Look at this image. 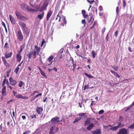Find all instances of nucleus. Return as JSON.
Instances as JSON below:
<instances>
[{"label": "nucleus", "mask_w": 134, "mask_h": 134, "mask_svg": "<svg viewBox=\"0 0 134 134\" xmlns=\"http://www.w3.org/2000/svg\"><path fill=\"white\" fill-rule=\"evenodd\" d=\"M62 18L64 22V24H66V20L65 17L64 16H63L62 17Z\"/></svg>", "instance_id": "nucleus-37"}, {"label": "nucleus", "mask_w": 134, "mask_h": 134, "mask_svg": "<svg viewBox=\"0 0 134 134\" xmlns=\"http://www.w3.org/2000/svg\"><path fill=\"white\" fill-rule=\"evenodd\" d=\"M7 87L8 88H9L10 90L11 91V90L13 89V87L9 85H8Z\"/></svg>", "instance_id": "nucleus-58"}, {"label": "nucleus", "mask_w": 134, "mask_h": 134, "mask_svg": "<svg viewBox=\"0 0 134 134\" xmlns=\"http://www.w3.org/2000/svg\"><path fill=\"white\" fill-rule=\"evenodd\" d=\"M9 80L10 85L12 86H15L17 83V81L13 79L12 77H10L9 79Z\"/></svg>", "instance_id": "nucleus-7"}, {"label": "nucleus", "mask_w": 134, "mask_h": 134, "mask_svg": "<svg viewBox=\"0 0 134 134\" xmlns=\"http://www.w3.org/2000/svg\"><path fill=\"white\" fill-rule=\"evenodd\" d=\"M19 99H28V97L27 96H22L21 94H20L19 96Z\"/></svg>", "instance_id": "nucleus-26"}, {"label": "nucleus", "mask_w": 134, "mask_h": 134, "mask_svg": "<svg viewBox=\"0 0 134 134\" xmlns=\"http://www.w3.org/2000/svg\"><path fill=\"white\" fill-rule=\"evenodd\" d=\"M58 129V128L55 127L54 126H52L50 129L49 134H55Z\"/></svg>", "instance_id": "nucleus-4"}, {"label": "nucleus", "mask_w": 134, "mask_h": 134, "mask_svg": "<svg viewBox=\"0 0 134 134\" xmlns=\"http://www.w3.org/2000/svg\"><path fill=\"white\" fill-rule=\"evenodd\" d=\"M132 104H133L132 103L131 105V106L130 107H128L125 110L126 112L128 110L130 109V108L132 107Z\"/></svg>", "instance_id": "nucleus-54"}, {"label": "nucleus", "mask_w": 134, "mask_h": 134, "mask_svg": "<svg viewBox=\"0 0 134 134\" xmlns=\"http://www.w3.org/2000/svg\"><path fill=\"white\" fill-rule=\"evenodd\" d=\"M3 63L6 66H7L9 65L8 63L6 61L4 62Z\"/></svg>", "instance_id": "nucleus-47"}, {"label": "nucleus", "mask_w": 134, "mask_h": 134, "mask_svg": "<svg viewBox=\"0 0 134 134\" xmlns=\"http://www.w3.org/2000/svg\"><path fill=\"white\" fill-rule=\"evenodd\" d=\"M59 119V118L58 117H54L52 119L51 121L49 122H51L52 125H54L55 124L56 120Z\"/></svg>", "instance_id": "nucleus-12"}, {"label": "nucleus", "mask_w": 134, "mask_h": 134, "mask_svg": "<svg viewBox=\"0 0 134 134\" xmlns=\"http://www.w3.org/2000/svg\"><path fill=\"white\" fill-rule=\"evenodd\" d=\"M94 120L93 118H88L85 121L84 124L85 126H87L91 124V123L92 121H93Z\"/></svg>", "instance_id": "nucleus-6"}, {"label": "nucleus", "mask_w": 134, "mask_h": 134, "mask_svg": "<svg viewBox=\"0 0 134 134\" xmlns=\"http://www.w3.org/2000/svg\"><path fill=\"white\" fill-rule=\"evenodd\" d=\"M44 12L43 11H40L39 14L38 15L37 18L40 19H42L44 17Z\"/></svg>", "instance_id": "nucleus-11"}, {"label": "nucleus", "mask_w": 134, "mask_h": 134, "mask_svg": "<svg viewBox=\"0 0 134 134\" xmlns=\"http://www.w3.org/2000/svg\"><path fill=\"white\" fill-rule=\"evenodd\" d=\"M52 13L51 10H49L47 13V20H48L50 16H51Z\"/></svg>", "instance_id": "nucleus-17"}, {"label": "nucleus", "mask_w": 134, "mask_h": 134, "mask_svg": "<svg viewBox=\"0 0 134 134\" xmlns=\"http://www.w3.org/2000/svg\"><path fill=\"white\" fill-rule=\"evenodd\" d=\"M48 5V3H47L46 2H44L42 6L41 10L40 11H43L47 9V7Z\"/></svg>", "instance_id": "nucleus-13"}, {"label": "nucleus", "mask_w": 134, "mask_h": 134, "mask_svg": "<svg viewBox=\"0 0 134 134\" xmlns=\"http://www.w3.org/2000/svg\"><path fill=\"white\" fill-rule=\"evenodd\" d=\"M33 55V58L34 59L36 58V56L35 54V52H34L33 51H32L30 52L27 55V56L28 58L30 59H31V56Z\"/></svg>", "instance_id": "nucleus-8"}, {"label": "nucleus", "mask_w": 134, "mask_h": 134, "mask_svg": "<svg viewBox=\"0 0 134 134\" xmlns=\"http://www.w3.org/2000/svg\"><path fill=\"white\" fill-rule=\"evenodd\" d=\"M2 25L3 26V27H4L5 30V32H6V33L7 34V28L6 27V25H5V24L3 22H2Z\"/></svg>", "instance_id": "nucleus-29"}, {"label": "nucleus", "mask_w": 134, "mask_h": 134, "mask_svg": "<svg viewBox=\"0 0 134 134\" xmlns=\"http://www.w3.org/2000/svg\"><path fill=\"white\" fill-rule=\"evenodd\" d=\"M71 63L72 64V65H76V62H74V61L72 62Z\"/></svg>", "instance_id": "nucleus-63"}, {"label": "nucleus", "mask_w": 134, "mask_h": 134, "mask_svg": "<svg viewBox=\"0 0 134 134\" xmlns=\"http://www.w3.org/2000/svg\"><path fill=\"white\" fill-rule=\"evenodd\" d=\"M16 58L17 60V61L18 62H19L21 59V57L20 55L19 54H17L16 55Z\"/></svg>", "instance_id": "nucleus-20"}, {"label": "nucleus", "mask_w": 134, "mask_h": 134, "mask_svg": "<svg viewBox=\"0 0 134 134\" xmlns=\"http://www.w3.org/2000/svg\"><path fill=\"white\" fill-rule=\"evenodd\" d=\"M23 31H24L25 33L26 34H28L30 32L29 30L27 27L23 29Z\"/></svg>", "instance_id": "nucleus-24"}, {"label": "nucleus", "mask_w": 134, "mask_h": 134, "mask_svg": "<svg viewBox=\"0 0 134 134\" xmlns=\"http://www.w3.org/2000/svg\"><path fill=\"white\" fill-rule=\"evenodd\" d=\"M2 94L3 96H5L6 95V91H2Z\"/></svg>", "instance_id": "nucleus-39"}, {"label": "nucleus", "mask_w": 134, "mask_h": 134, "mask_svg": "<svg viewBox=\"0 0 134 134\" xmlns=\"http://www.w3.org/2000/svg\"><path fill=\"white\" fill-rule=\"evenodd\" d=\"M110 72L113 74L114 75L117 77L118 78H120V76L116 72H114L112 70H110Z\"/></svg>", "instance_id": "nucleus-23"}, {"label": "nucleus", "mask_w": 134, "mask_h": 134, "mask_svg": "<svg viewBox=\"0 0 134 134\" xmlns=\"http://www.w3.org/2000/svg\"><path fill=\"white\" fill-rule=\"evenodd\" d=\"M89 88L88 87V85H85L84 87V90H85L86 89H88Z\"/></svg>", "instance_id": "nucleus-49"}, {"label": "nucleus", "mask_w": 134, "mask_h": 134, "mask_svg": "<svg viewBox=\"0 0 134 134\" xmlns=\"http://www.w3.org/2000/svg\"><path fill=\"white\" fill-rule=\"evenodd\" d=\"M41 75L45 78H47V76L46 75L45 73L43 72L42 71V72L41 73Z\"/></svg>", "instance_id": "nucleus-38"}, {"label": "nucleus", "mask_w": 134, "mask_h": 134, "mask_svg": "<svg viewBox=\"0 0 134 134\" xmlns=\"http://www.w3.org/2000/svg\"><path fill=\"white\" fill-rule=\"evenodd\" d=\"M9 47L8 43H6L5 44L4 48L5 49H8L9 48Z\"/></svg>", "instance_id": "nucleus-36"}, {"label": "nucleus", "mask_w": 134, "mask_h": 134, "mask_svg": "<svg viewBox=\"0 0 134 134\" xmlns=\"http://www.w3.org/2000/svg\"><path fill=\"white\" fill-rule=\"evenodd\" d=\"M2 58L3 62L6 61L5 58L3 57H2Z\"/></svg>", "instance_id": "nucleus-64"}, {"label": "nucleus", "mask_w": 134, "mask_h": 134, "mask_svg": "<svg viewBox=\"0 0 134 134\" xmlns=\"http://www.w3.org/2000/svg\"><path fill=\"white\" fill-rule=\"evenodd\" d=\"M119 120L121 121H122L123 120V117L121 116H120L119 118Z\"/></svg>", "instance_id": "nucleus-55"}, {"label": "nucleus", "mask_w": 134, "mask_h": 134, "mask_svg": "<svg viewBox=\"0 0 134 134\" xmlns=\"http://www.w3.org/2000/svg\"><path fill=\"white\" fill-rule=\"evenodd\" d=\"M81 118H76L75 119V120L74 121V123H75L78 122V121L80 120Z\"/></svg>", "instance_id": "nucleus-34"}, {"label": "nucleus", "mask_w": 134, "mask_h": 134, "mask_svg": "<svg viewBox=\"0 0 134 134\" xmlns=\"http://www.w3.org/2000/svg\"><path fill=\"white\" fill-rule=\"evenodd\" d=\"M94 127V124L91 123L87 127V129L88 130H90Z\"/></svg>", "instance_id": "nucleus-18"}, {"label": "nucleus", "mask_w": 134, "mask_h": 134, "mask_svg": "<svg viewBox=\"0 0 134 134\" xmlns=\"http://www.w3.org/2000/svg\"><path fill=\"white\" fill-rule=\"evenodd\" d=\"M38 93V92L37 91H35L33 93H32L31 94V96H33L34 95V94H35V93Z\"/></svg>", "instance_id": "nucleus-50"}, {"label": "nucleus", "mask_w": 134, "mask_h": 134, "mask_svg": "<svg viewBox=\"0 0 134 134\" xmlns=\"http://www.w3.org/2000/svg\"><path fill=\"white\" fill-rule=\"evenodd\" d=\"M12 92L13 95L15 96V97L19 99V96L20 95V94H18L16 92L14 91H13Z\"/></svg>", "instance_id": "nucleus-19"}, {"label": "nucleus", "mask_w": 134, "mask_h": 134, "mask_svg": "<svg viewBox=\"0 0 134 134\" xmlns=\"http://www.w3.org/2000/svg\"><path fill=\"white\" fill-rule=\"evenodd\" d=\"M66 66H67L70 69V68H72V65H71V64H66Z\"/></svg>", "instance_id": "nucleus-48"}, {"label": "nucleus", "mask_w": 134, "mask_h": 134, "mask_svg": "<svg viewBox=\"0 0 134 134\" xmlns=\"http://www.w3.org/2000/svg\"><path fill=\"white\" fill-rule=\"evenodd\" d=\"M126 3L125 0L123 1V7L124 8H125V7H126Z\"/></svg>", "instance_id": "nucleus-53"}, {"label": "nucleus", "mask_w": 134, "mask_h": 134, "mask_svg": "<svg viewBox=\"0 0 134 134\" xmlns=\"http://www.w3.org/2000/svg\"><path fill=\"white\" fill-rule=\"evenodd\" d=\"M21 8L22 10H27L28 11L30 12H36L37 10L34 9H32L29 6L27 5L26 4L24 3H22L21 4Z\"/></svg>", "instance_id": "nucleus-1"}, {"label": "nucleus", "mask_w": 134, "mask_h": 134, "mask_svg": "<svg viewBox=\"0 0 134 134\" xmlns=\"http://www.w3.org/2000/svg\"><path fill=\"white\" fill-rule=\"evenodd\" d=\"M15 14L17 18L23 21H25L28 20L27 18L21 15L20 13L18 11H16Z\"/></svg>", "instance_id": "nucleus-2"}, {"label": "nucleus", "mask_w": 134, "mask_h": 134, "mask_svg": "<svg viewBox=\"0 0 134 134\" xmlns=\"http://www.w3.org/2000/svg\"><path fill=\"white\" fill-rule=\"evenodd\" d=\"M105 30V28L104 27L102 29V34H103Z\"/></svg>", "instance_id": "nucleus-62"}, {"label": "nucleus", "mask_w": 134, "mask_h": 134, "mask_svg": "<svg viewBox=\"0 0 134 134\" xmlns=\"http://www.w3.org/2000/svg\"><path fill=\"white\" fill-rule=\"evenodd\" d=\"M118 123V125L115 126L113 127H111L110 128V129L113 131H116L119 128L123 127L124 126V125L121 124V122H117Z\"/></svg>", "instance_id": "nucleus-3"}, {"label": "nucleus", "mask_w": 134, "mask_h": 134, "mask_svg": "<svg viewBox=\"0 0 134 134\" xmlns=\"http://www.w3.org/2000/svg\"><path fill=\"white\" fill-rule=\"evenodd\" d=\"M31 119H32L34 118H36V116L35 115H31Z\"/></svg>", "instance_id": "nucleus-51"}, {"label": "nucleus", "mask_w": 134, "mask_h": 134, "mask_svg": "<svg viewBox=\"0 0 134 134\" xmlns=\"http://www.w3.org/2000/svg\"><path fill=\"white\" fill-rule=\"evenodd\" d=\"M3 87L2 90V91H6V87L5 86H3Z\"/></svg>", "instance_id": "nucleus-56"}, {"label": "nucleus", "mask_w": 134, "mask_h": 134, "mask_svg": "<svg viewBox=\"0 0 134 134\" xmlns=\"http://www.w3.org/2000/svg\"><path fill=\"white\" fill-rule=\"evenodd\" d=\"M31 132L30 131L28 130L24 132L23 134H29Z\"/></svg>", "instance_id": "nucleus-43"}, {"label": "nucleus", "mask_w": 134, "mask_h": 134, "mask_svg": "<svg viewBox=\"0 0 134 134\" xmlns=\"http://www.w3.org/2000/svg\"><path fill=\"white\" fill-rule=\"evenodd\" d=\"M19 24L23 29L26 27V24L21 21L19 22Z\"/></svg>", "instance_id": "nucleus-16"}, {"label": "nucleus", "mask_w": 134, "mask_h": 134, "mask_svg": "<svg viewBox=\"0 0 134 134\" xmlns=\"http://www.w3.org/2000/svg\"><path fill=\"white\" fill-rule=\"evenodd\" d=\"M45 41L44 39L41 42V47H42L44 43H45Z\"/></svg>", "instance_id": "nucleus-44"}, {"label": "nucleus", "mask_w": 134, "mask_h": 134, "mask_svg": "<svg viewBox=\"0 0 134 134\" xmlns=\"http://www.w3.org/2000/svg\"><path fill=\"white\" fill-rule=\"evenodd\" d=\"M16 36L20 41H22L23 39V37L21 30H19L16 34Z\"/></svg>", "instance_id": "nucleus-5"}, {"label": "nucleus", "mask_w": 134, "mask_h": 134, "mask_svg": "<svg viewBox=\"0 0 134 134\" xmlns=\"http://www.w3.org/2000/svg\"><path fill=\"white\" fill-rule=\"evenodd\" d=\"M53 57L52 56H50L48 59V60L49 62H51L53 59Z\"/></svg>", "instance_id": "nucleus-32"}, {"label": "nucleus", "mask_w": 134, "mask_h": 134, "mask_svg": "<svg viewBox=\"0 0 134 134\" xmlns=\"http://www.w3.org/2000/svg\"><path fill=\"white\" fill-rule=\"evenodd\" d=\"M12 54L13 53L12 52H10L8 54H5V57L6 58L8 59L10 57L12 56Z\"/></svg>", "instance_id": "nucleus-22"}, {"label": "nucleus", "mask_w": 134, "mask_h": 134, "mask_svg": "<svg viewBox=\"0 0 134 134\" xmlns=\"http://www.w3.org/2000/svg\"><path fill=\"white\" fill-rule=\"evenodd\" d=\"M88 2H89L90 4H92L94 2V0H87Z\"/></svg>", "instance_id": "nucleus-41"}, {"label": "nucleus", "mask_w": 134, "mask_h": 134, "mask_svg": "<svg viewBox=\"0 0 134 134\" xmlns=\"http://www.w3.org/2000/svg\"><path fill=\"white\" fill-rule=\"evenodd\" d=\"M41 48L40 47H38L36 45L34 46V49L33 51L34 52H35V54H37L38 55L40 52V51L41 50Z\"/></svg>", "instance_id": "nucleus-10"}, {"label": "nucleus", "mask_w": 134, "mask_h": 134, "mask_svg": "<svg viewBox=\"0 0 134 134\" xmlns=\"http://www.w3.org/2000/svg\"><path fill=\"white\" fill-rule=\"evenodd\" d=\"M84 74L89 78H93L94 77L93 76L87 73H84Z\"/></svg>", "instance_id": "nucleus-27"}, {"label": "nucleus", "mask_w": 134, "mask_h": 134, "mask_svg": "<svg viewBox=\"0 0 134 134\" xmlns=\"http://www.w3.org/2000/svg\"><path fill=\"white\" fill-rule=\"evenodd\" d=\"M92 54L93 58H94L95 57V55L96 54L95 53L94 51H92Z\"/></svg>", "instance_id": "nucleus-31"}, {"label": "nucleus", "mask_w": 134, "mask_h": 134, "mask_svg": "<svg viewBox=\"0 0 134 134\" xmlns=\"http://www.w3.org/2000/svg\"><path fill=\"white\" fill-rule=\"evenodd\" d=\"M118 11H119L118 7H116V12L117 14H118V13H119Z\"/></svg>", "instance_id": "nucleus-61"}, {"label": "nucleus", "mask_w": 134, "mask_h": 134, "mask_svg": "<svg viewBox=\"0 0 134 134\" xmlns=\"http://www.w3.org/2000/svg\"><path fill=\"white\" fill-rule=\"evenodd\" d=\"M129 128L130 129H133L134 128V122L133 123L129 126Z\"/></svg>", "instance_id": "nucleus-35"}, {"label": "nucleus", "mask_w": 134, "mask_h": 134, "mask_svg": "<svg viewBox=\"0 0 134 134\" xmlns=\"http://www.w3.org/2000/svg\"><path fill=\"white\" fill-rule=\"evenodd\" d=\"M127 130L124 128H122L120 129L117 134H127Z\"/></svg>", "instance_id": "nucleus-9"}, {"label": "nucleus", "mask_w": 134, "mask_h": 134, "mask_svg": "<svg viewBox=\"0 0 134 134\" xmlns=\"http://www.w3.org/2000/svg\"><path fill=\"white\" fill-rule=\"evenodd\" d=\"M39 133V130L37 129L36 131L33 133V134H38Z\"/></svg>", "instance_id": "nucleus-46"}, {"label": "nucleus", "mask_w": 134, "mask_h": 134, "mask_svg": "<svg viewBox=\"0 0 134 134\" xmlns=\"http://www.w3.org/2000/svg\"><path fill=\"white\" fill-rule=\"evenodd\" d=\"M82 13L83 15L85 14L86 11L85 10H83L82 11Z\"/></svg>", "instance_id": "nucleus-59"}, {"label": "nucleus", "mask_w": 134, "mask_h": 134, "mask_svg": "<svg viewBox=\"0 0 134 134\" xmlns=\"http://www.w3.org/2000/svg\"><path fill=\"white\" fill-rule=\"evenodd\" d=\"M10 20L12 24L14 25L15 23V20L14 18L12 15H10L9 16Z\"/></svg>", "instance_id": "nucleus-15"}, {"label": "nucleus", "mask_w": 134, "mask_h": 134, "mask_svg": "<svg viewBox=\"0 0 134 134\" xmlns=\"http://www.w3.org/2000/svg\"><path fill=\"white\" fill-rule=\"evenodd\" d=\"M20 69V68L18 67L17 66L16 68L15 69V70H14V72H15L16 74H17L18 72V70H19V69Z\"/></svg>", "instance_id": "nucleus-33"}, {"label": "nucleus", "mask_w": 134, "mask_h": 134, "mask_svg": "<svg viewBox=\"0 0 134 134\" xmlns=\"http://www.w3.org/2000/svg\"><path fill=\"white\" fill-rule=\"evenodd\" d=\"M86 113H79L78 114V115L79 116H84L85 118H86L87 117V116L86 115Z\"/></svg>", "instance_id": "nucleus-28"}, {"label": "nucleus", "mask_w": 134, "mask_h": 134, "mask_svg": "<svg viewBox=\"0 0 134 134\" xmlns=\"http://www.w3.org/2000/svg\"><path fill=\"white\" fill-rule=\"evenodd\" d=\"M104 111L103 110H101L99 111L98 114H102V113H104Z\"/></svg>", "instance_id": "nucleus-45"}, {"label": "nucleus", "mask_w": 134, "mask_h": 134, "mask_svg": "<svg viewBox=\"0 0 134 134\" xmlns=\"http://www.w3.org/2000/svg\"><path fill=\"white\" fill-rule=\"evenodd\" d=\"M114 70L115 71H118V66H116L115 67H114L113 66H112Z\"/></svg>", "instance_id": "nucleus-40"}, {"label": "nucleus", "mask_w": 134, "mask_h": 134, "mask_svg": "<svg viewBox=\"0 0 134 134\" xmlns=\"http://www.w3.org/2000/svg\"><path fill=\"white\" fill-rule=\"evenodd\" d=\"M93 134H100L101 133L100 130L98 129L96 131H94L92 132Z\"/></svg>", "instance_id": "nucleus-21"}, {"label": "nucleus", "mask_w": 134, "mask_h": 134, "mask_svg": "<svg viewBox=\"0 0 134 134\" xmlns=\"http://www.w3.org/2000/svg\"><path fill=\"white\" fill-rule=\"evenodd\" d=\"M43 110V109L41 107H37V108L36 109V111L38 114L41 115V113Z\"/></svg>", "instance_id": "nucleus-14"}, {"label": "nucleus", "mask_w": 134, "mask_h": 134, "mask_svg": "<svg viewBox=\"0 0 134 134\" xmlns=\"http://www.w3.org/2000/svg\"><path fill=\"white\" fill-rule=\"evenodd\" d=\"M42 96V93H39L37 95H36V96L34 97V98H38L39 96Z\"/></svg>", "instance_id": "nucleus-42"}, {"label": "nucleus", "mask_w": 134, "mask_h": 134, "mask_svg": "<svg viewBox=\"0 0 134 134\" xmlns=\"http://www.w3.org/2000/svg\"><path fill=\"white\" fill-rule=\"evenodd\" d=\"M25 83L24 82L22 81H20L19 82L18 86L19 87H21Z\"/></svg>", "instance_id": "nucleus-25"}, {"label": "nucleus", "mask_w": 134, "mask_h": 134, "mask_svg": "<svg viewBox=\"0 0 134 134\" xmlns=\"http://www.w3.org/2000/svg\"><path fill=\"white\" fill-rule=\"evenodd\" d=\"M99 9L100 11H102L103 10V8L102 6L100 5L99 6Z\"/></svg>", "instance_id": "nucleus-57"}, {"label": "nucleus", "mask_w": 134, "mask_h": 134, "mask_svg": "<svg viewBox=\"0 0 134 134\" xmlns=\"http://www.w3.org/2000/svg\"><path fill=\"white\" fill-rule=\"evenodd\" d=\"M108 35L109 34L108 33L107 35L105 38L106 40H107V41H108Z\"/></svg>", "instance_id": "nucleus-60"}, {"label": "nucleus", "mask_w": 134, "mask_h": 134, "mask_svg": "<svg viewBox=\"0 0 134 134\" xmlns=\"http://www.w3.org/2000/svg\"><path fill=\"white\" fill-rule=\"evenodd\" d=\"M63 49H61L60 51H59V52H58V54H62L63 52Z\"/></svg>", "instance_id": "nucleus-52"}, {"label": "nucleus", "mask_w": 134, "mask_h": 134, "mask_svg": "<svg viewBox=\"0 0 134 134\" xmlns=\"http://www.w3.org/2000/svg\"><path fill=\"white\" fill-rule=\"evenodd\" d=\"M76 66V65H72V66L73 67V68H70V70L71 71H72L74 72L75 71V69Z\"/></svg>", "instance_id": "nucleus-30"}]
</instances>
